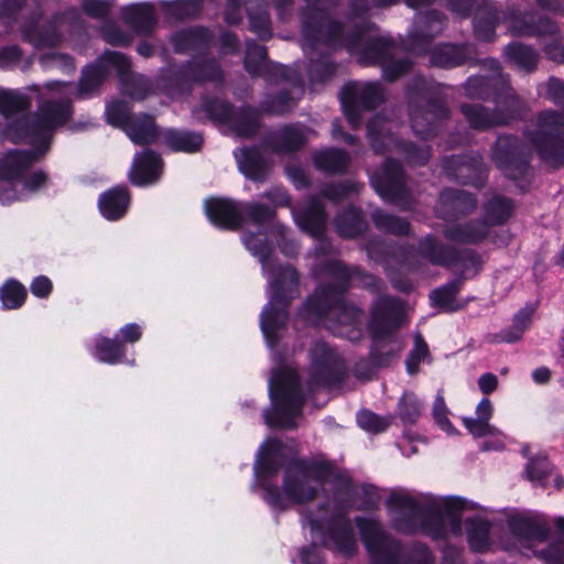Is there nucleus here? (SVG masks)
Masks as SVG:
<instances>
[{
  "mask_svg": "<svg viewBox=\"0 0 564 564\" xmlns=\"http://www.w3.org/2000/svg\"><path fill=\"white\" fill-rule=\"evenodd\" d=\"M250 30L261 40H268L272 36L271 18L267 7L259 2L248 9Z\"/></svg>",
  "mask_w": 564,
  "mask_h": 564,
  "instance_id": "obj_45",
  "label": "nucleus"
},
{
  "mask_svg": "<svg viewBox=\"0 0 564 564\" xmlns=\"http://www.w3.org/2000/svg\"><path fill=\"white\" fill-rule=\"evenodd\" d=\"M30 97L21 90L0 87V113L6 121L4 134L12 142L25 141L35 147L36 160L48 149L53 131L69 118L68 101L56 105L51 99L40 106L37 113L29 115Z\"/></svg>",
  "mask_w": 564,
  "mask_h": 564,
  "instance_id": "obj_6",
  "label": "nucleus"
},
{
  "mask_svg": "<svg viewBox=\"0 0 564 564\" xmlns=\"http://www.w3.org/2000/svg\"><path fill=\"white\" fill-rule=\"evenodd\" d=\"M383 101V90L377 83L354 82L344 86L340 102L351 127L361 122V111L372 109Z\"/></svg>",
  "mask_w": 564,
  "mask_h": 564,
  "instance_id": "obj_16",
  "label": "nucleus"
},
{
  "mask_svg": "<svg viewBox=\"0 0 564 564\" xmlns=\"http://www.w3.org/2000/svg\"><path fill=\"white\" fill-rule=\"evenodd\" d=\"M245 67L252 76H265L268 79H285L291 89L284 91L271 102H264L262 110L270 113H283L289 111L303 94V80L297 70L286 68L283 65H271L267 61L264 46L256 43H247Z\"/></svg>",
  "mask_w": 564,
  "mask_h": 564,
  "instance_id": "obj_11",
  "label": "nucleus"
},
{
  "mask_svg": "<svg viewBox=\"0 0 564 564\" xmlns=\"http://www.w3.org/2000/svg\"><path fill=\"white\" fill-rule=\"evenodd\" d=\"M112 0H84L83 11L90 18L102 19L108 15Z\"/></svg>",
  "mask_w": 564,
  "mask_h": 564,
  "instance_id": "obj_62",
  "label": "nucleus"
},
{
  "mask_svg": "<svg viewBox=\"0 0 564 564\" xmlns=\"http://www.w3.org/2000/svg\"><path fill=\"white\" fill-rule=\"evenodd\" d=\"M533 315V308H523L514 316L510 329L500 334V340L505 343H514L519 340L523 333L529 328Z\"/></svg>",
  "mask_w": 564,
  "mask_h": 564,
  "instance_id": "obj_51",
  "label": "nucleus"
},
{
  "mask_svg": "<svg viewBox=\"0 0 564 564\" xmlns=\"http://www.w3.org/2000/svg\"><path fill=\"white\" fill-rule=\"evenodd\" d=\"M497 20V12L492 7L484 4L479 8L474 19V31L477 39L491 41L495 36Z\"/></svg>",
  "mask_w": 564,
  "mask_h": 564,
  "instance_id": "obj_42",
  "label": "nucleus"
},
{
  "mask_svg": "<svg viewBox=\"0 0 564 564\" xmlns=\"http://www.w3.org/2000/svg\"><path fill=\"white\" fill-rule=\"evenodd\" d=\"M448 115L447 108L438 100H430L424 108L411 105L410 120L415 134L426 139L436 130L437 123Z\"/></svg>",
  "mask_w": 564,
  "mask_h": 564,
  "instance_id": "obj_24",
  "label": "nucleus"
},
{
  "mask_svg": "<svg viewBox=\"0 0 564 564\" xmlns=\"http://www.w3.org/2000/svg\"><path fill=\"white\" fill-rule=\"evenodd\" d=\"M476 207V199L465 191L445 189L440 196L437 212L442 218L448 219L459 214H467Z\"/></svg>",
  "mask_w": 564,
  "mask_h": 564,
  "instance_id": "obj_29",
  "label": "nucleus"
},
{
  "mask_svg": "<svg viewBox=\"0 0 564 564\" xmlns=\"http://www.w3.org/2000/svg\"><path fill=\"white\" fill-rule=\"evenodd\" d=\"M494 406L489 399L484 398L476 408L477 417H463L464 426L475 437L499 436L500 431L489 423Z\"/></svg>",
  "mask_w": 564,
  "mask_h": 564,
  "instance_id": "obj_32",
  "label": "nucleus"
},
{
  "mask_svg": "<svg viewBox=\"0 0 564 564\" xmlns=\"http://www.w3.org/2000/svg\"><path fill=\"white\" fill-rule=\"evenodd\" d=\"M130 197L126 187H115L104 193L98 202L101 215L109 220L121 218L129 206Z\"/></svg>",
  "mask_w": 564,
  "mask_h": 564,
  "instance_id": "obj_35",
  "label": "nucleus"
},
{
  "mask_svg": "<svg viewBox=\"0 0 564 564\" xmlns=\"http://www.w3.org/2000/svg\"><path fill=\"white\" fill-rule=\"evenodd\" d=\"M417 254L436 265H456L453 260L454 250L440 242L434 236L427 235L419 242Z\"/></svg>",
  "mask_w": 564,
  "mask_h": 564,
  "instance_id": "obj_36",
  "label": "nucleus"
},
{
  "mask_svg": "<svg viewBox=\"0 0 564 564\" xmlns=\"http://www.w3.org/2000/svg\"><path fill=\"white\" fill-rule=\"evenodd\" d=\"M341 370V360L338 354L326 343L318 341L311 351L310 390L318 387L329 386L334 382Z\"/></svg>",
  "mask_w": 564,
  "mask_h": 564,
  "instance_id": "obj_20",
  "label": "nucleus"
},
{
  "mask_svg": "<svg viewBox=\"0 0 564 564\" xmlns=\"http://www.w3.org/2000/svg\"><path fill=\"white\" fill-rule=\"evenodd\" d=\"M206 111L216 121L227 124L239 137H251L259 128L258 112L250 108L234 110L223 100H213L206 105Z\"/></svg>",
  "mask_w": 564,
  "mask_h": 564,
  "instance_id": "obj_19",
  "label": "nucleus"
},
{
  "mask_svg": "<svg viewBox=\"0 0 564 564\" xmlns=\"http://www.w3.org/2000/svg\"><path fill=\"white\" fill-rule=\"evenodd\" d=\"M372 220L377 228L380 230L391 232L394 235H408L410 226L406 221L394 217L381 210H376L372 214Z\"/></svg>",
  "mask_w": 564,
  "mask_h": 564,
  "instance_id": "obj_53",
  "label": "nucleus"
},
{
  "mask_svg": "<svg viewBox=\"0 0 564 564\" xmlns=\"http://www.w3.org/2000/svg\"><path fill=\"white\" fill-rule=\"evenodd\" d=\"M429 348L421 336L415 338V347L411 351L408 361L406 369L410 375H414L417 371V367L421 361L427 357Z\"/></svg>",
  "mask_w": 564,
  "mask_h": 564,
  "instance_id": "obj_61",
  "label": "nucleus"
},
{
  "mask_svg": "<svg viewBox=\"0 0 564 564\" xmlns=\"http://www.w3.org/2000/svg\"><path fill=\"white\" fill-rule=\"evenodd\" d=\"M403 308L399 300L390 296L378 297L372 306L371 319L368 326L376 349H383L387 340L391 345L389 352L401 350V343L393 337V332L400 326Z\"/></svg>",
  "mask_w": 564,
  "mask_h": 564,
  "instance_id": "obj_13",
  "label": "nucleus"
},
{
  "mask_svg": "<svg viewBox=\"0 0 564 564\" xmlns=\"http://www.w3.org/2000/svg\"><path fill=\"white\" fill-rule=\"evenodd\" d=\"M35 160L36 155L31 151H10L6 154L0 162V171L3 174V178H0V202L2 204H9L21 198L12 180L18 177Z\"/></svg>",
  "mask_w": 564,
  "mask_h": 564,
  "instance_id": "obj_22",
  "label": "nucleus"
},
{
  "mask_svg": "<svg viewBox=\"0 0 564 564\" xmlns=\"http://www.w3.org/2000/svg\"><path fill=\"white\" fill-rule=\"evenodd\" d=\"M469 545L475 551H484L489 545L490 522L482 518L466 520Z\"/></svg>",
  "mask_w": 564,
  "mask_h": 564,
  "instance_id": "obj_44",
  "label": "nucleus"
},
{
  "mask_svg": "<svg viewBox=\"0 0 564 564\" xmlns=\"http://www.w3.org/2000/svg\"><path fill=\"white\" fill-rule=\"evenodd\" d=\"M205 212L215 226L225 229H236L246 219L262 228L271 223L274 216V213L262 204H241L224 198L207 199Z\"/></svg>",
  "mask_w": 564,
  "mask_h": 564,
  "instance_id": "obj_12",
  "label": "nucleus"
},
{
  "mask_svg": "<svg viewBox=\"0 0 564 564\" xmlns=\"http://www.w3.org/2000/svg\"><path fill=\"white\" fill-rule=\"evenodd\" d=\"M122 20L139 34L149 33L156 20L154 8L151 3H135L122 9Z\"/></svg>",
  "mask_w": 564,
  "mask_h": 564,
  "instance_id": "obj_34",
  "label": "nucleus"
},
{
  "mask_svg": "<svg viewBox=\"0 0 564 564\" xmlns=\"http://www.w3.org/2000/svg\"><path fill=\"white\" fill-rule=\"evenodd\" d=\"M535 553L546 564H564V541H555Z\"/></svg>",
  "mask_w": 564,
  "mask_h": 564,
  "instance_id": "obj_60",
  "label": "nucleus"
},
{
  "mask_svg": "<svg viewBox=\"0 0 564 564\" xmlns=\"http://www.w3.org/2000/svg\"><path fill=\"white\" fill-rule=\"evenodd\" d=\"M319 279L329 280L328 286H319L307 300L301 315L308 323H323L338 336L356 340L360 337V311L345 301L343 292L349 282H360L365 286L376 288L373 275L364 273L359 268H347L338 260H327L316 273Z\"/></svg>",
  "mask_w": 564,
  "mask_h": 564,
  "instance_id": "obj_3",
  "label": "nucleus"
},
{
  "mask_svg": "<svg viewBox=\"0 0 564 564\" xmlns=\"http://www.w3.org/2000/svg\"><path fill=\"white\" fill-rule=\"evenodd\" d=\"M447 8L458 18H467L470 12L484 6V0H446Z\"/></svg>",
  "mask_w": 564,
  "mask_h": 564,
  "instance_id": "obj_63",
  "label": "nucleus"
},
{
  "mask_svg": "<svg viewBox=\"0 0 564 564\" xmlns=\"http://www.w3.org/2000/svg\"><path fill=\"white\" fill-rule=\"evenodd\" d=\"M460 282L454 280L446 285L434 290L431 295V302L434 306L441 307L444 311H456L458 305L456 304V295L459 291Z\"/></svg>",
  "mask_w": 564,
  "mask_h": 564,
  "instance_id": "obj_48",
  "label": "nucleus"
},
{
  "mask_svg": "<svg viewBox=\"0 0 564 564\" xmlns=\"http://www.w3.org/2000/svg\"><path fill=\"white\" fill-rule=\"evenodd\" d=\"M164 141L174 150L194 152L202 147L203 137L189 131L167 130L164 133Z\"/></svg>",
  "mask_w": 564,
  "mask_h": 564,
  "instance_id": "obj_43",
  "label": "nucleus"
},
{
  "mask_svg": "<svg viewBox=\"0 0 564 564\" xmlns=\"http://www.w3.org/2000/svg\"><path fill=\"white\" fill-rule=\"evenodd\" d=\"M551 470L550 463L545 457L532 459L527 465V476L531 481L540 482L544 486V480Z\"/></svg>",
  "mask_w": 564,
  "mask_h": 564,
  "instance_id": "obj_59",
  "label": "nucleus"
},
{
  "mask_svg": "<svg viewBox=\"0 0 564 564\" xmlns=\"http://www.w3.org/2000/svg\"><path fill=\"white\" fill-rule=\"evenodd\" d=\"M357 527L372 564L434 563L430 550L423 544H414L406 552H401L399 542L372 518H358Z\"/></svg>",
  "mask_w": 564,
  "mask_h": 564,
  "instance_id": "obj_8",
  "label": "nucleus"
},
{
  "mask_svg": "<svg viewBox=\"0 0 564 564\" xmlns=\"http://www.w3.org/2000/svg\"><path fill=\"white\" fill-rule=\"evenodd\" d=\"M106 117L109 124L120 127L135 144L152 143L158 131L152 117L148 115L131 116L128 105L123 101H112L107 105Z\"/></svg>",
  "mask_w": 564,
  "mask_h": 564,
  "instance_id": "obj_15",
  "label": "nucleus"
},
{
  "mask_svg": "<svg viewBox=\"0 0 564 564\" xmlns=\"http://www.w3.org/2000/svg\"><path fill=\"white\" fill-rule=\"evenodd\" d=\"M273 236L280 237L276 242L284 253L292 254L297 250L295 245L288 249L284 243V226H278L270 231L259 230L257 234L250 232L243 236L246 248L262 263V269L269 282L270 302L261 313L260 325L270 348H273L282 338L288 321V302L299 294L296 271L290 265H275L270 257L272 248L269 238Z\"/></svg>",
  "mask_w": 564,
  "mask_h": 564,
  "instance_id": "obj_4",
  "label": "nucleus"
},
{
  "mask_svg": "<svg viewBox=\"0 0 564 564\" xmlns=\"http://www.w3.org/2000/svg\"><path fill=\"white\" fill-rule=\"evenodd\" d=\"M40 63L44 69L58 68L64 73H69L75 69L73 58L59 53L43 54L40 58Z\"/></svg>",
  "mask_w": 564,
  "mask_h": 564,
  "instance_id": "obj_56",
  "label": "nucleus"
},
{
  "mask_svg": "<svg viewBox=\"0 0 564 564\" xmlns=\"http://www.w3.org/2000/svg\"><path fill=\"white\" fill-rule=\"evenodd\" d=\"M221 78V69L215 61L200 62L194 61L187 65L178 75L180 82H204L219 80Z\"/></svg>",
  "mask_w": 564,
  "mask_h": 564,
  "instance_id": "obj_40",
  "label": "nucleus"
},
{
  "mask_svg": "<svg viewBox=\"0 0 564 564\" xmlns=\"http://www.w3.org/2000/svg\"><path fill=\"white\" fill-rule=\"evenodd\" d=\"M335 226L340 236L352 238L364 232L367 224L359 209L349 207L336 217Z\"/></svg>",
  "mask_w": 564,
  "mask_h": 564,
  "instance_id": "obj_41",
  "label": "nucleus"
},
{
  "mask_svg": "<svg viewBox=\"0 0 564 564\" xmlns=\"http://www.w3.org/2000/svg\"><path fill=\"white\" fill-rule=\"evenodd\" d=\"M76 28H79L78 12L70 10L42 26L23 25L22 34L36 48H46L59 44L64 40V32Z\"/></svg>",
  "mask_w": 564,
  "mask_h": 564,
  "instance_id": "obj_18",
  "label": "nucleus"
},
{
  "mask_svg": "<svg viewBox=\"0 0 564 564\" xmlns=\"http://www.w3.org/2000/svg\"><path fill=\"white\" fill-rule=\"evenodd\" d=\"M283 445L279 440L267 441L259 449L254 464L258 485L263 499L275 510H286L293 505H304L318 497L330 486L333 501L321 507L318 514L306 512L304 527H308L316 540L345 555L356 550V539L346 513L351 508L371 509L379 503V495L372 486L357 487L329 463L322 459L295 460L284 470L281 488L272 485L271 478L283 463Z\"/></svg>",
  "mask_w": 564,
  "mask_h": 564,
  "instance_id": "obj_1",
  "label": "nucleus"
},
{
  "mask_svg": "<svg viewBox=\"0 0 564 564\" xmlns=\"http://www.w3.org/2000/svg\"><path fill=\"white\" fill-rule=\"evenodd\" d=\"M26 290L15 280H9L0 290L2 306L7 310H17L25 301Z\"/></svg>",
  "mask_w": 564,
  "mask_h": 564,
  "instance_id": "obj_49",
  "label": "nucleus"
},
{
  "mask_svg": "<svg viewBox=\"0 0 564 564\" xmlns=\"http://www.w3.org/2000/svg\"><path fill=\"white\" fill-rule=\"evenodd\" d=\"M198 0H177L170 6V14L178 20L189 19L199 13Z\"/></svg>",
  "mask_w": 564,
  "mask_h": 564,
  "instance_id": "obj_57",
  "label": "nucleus"
},
{
  "mask_svg": "<svg viewBox=\"0 0 564 564\" xmlns=\"http://www.w3.org/2000/svg\"><path fill=\"white\" fill-rule=\"evenodd\" d=\"M446 18L436 10L420 13L415 18V26L411 33L410 50L413 53L424 52L425 44L444 30Z\"/></svg>",
  "mask_w": 564,
  "mask_h": 564,
  "instance_id": "obj_25",
  "label": "nucleus"
},
{
  "mask_svg": "<svg viewBox=\"0 0 564 564\" xmlns=\"http://www.w3.org/2000/svg\"><path fill=\"white\" fill-rule=\"evenodd\" d=\"M474 47L471 45L442 44L430 52L431 64L442 68L460 66L471 58Z\"/></svg>",
  "mask_w": 564,
  "mask_h": 564,
  "instance_id": "obj_30",
  "label": "nucleus"
},
{
  "mask_svg": "<svg viewBox=\"0 0 564 564\" xmlns=\"http://www.w3.org/2000/svg\"><path fill=\"white\" fill-rule=\"evenodd\" d=\"M350 15L345 21L332 19L326 12L307 6L301 12L302 47L310 58L312 82H323L333 75L335 65L326 56L328 51L346 48L366 65L380 64L383 77L393 82L410 69L408 59H394V42L373 33L375 25L365 14L368 0H350Z\"/></svg>",
  "mask_w": 564,
  "mask_h": 564,
  "instance_id": "obj_2",
  "label": "nucleus"
},
{
  "mask_svg": "<svg viewBox=\"0 0 564 564\" xmlns=\"http://www.w3.org/2000/svg\"><path fill=\"white\" fill-rule=\"evenodd\" d=\"M512 208L509 199L497 196L486 205L485 213L491 225H500L511 216Z\"/></svg>",
  "mask_w": 564,
  "mask_h": 564,
  "instance_id": "obj_54",
  "label": "nucleus"
},
{
  "mask_svg": "<svg viewBox=\"0 0 564 564\" xmlns=\"http://www.w3.org/2000/svg\"><path fill=\"white\" fill-rule=\"evenodd\" d=\"M444 171L464 183L481 184L485 169L480 160L452 156L444 160Z\"/></svg>",
  "mask_w": 564,
  "mask_h": 564,
  "instance_id": "obj_28",
  "label": "nucleus"
},
{
  "mask_svg": "<svg viewBox=\"0 0 564 564\" xmlns=\"http://www.w3.org/2000/svg\"><path fill=\"white\" fill-rule=\"evenodd\" d=\"M508 528L519 546L527 550L543 542L550 533V525L541 516H512L508 520Z\"/></svg>",
  "mask_w": 564,
  "mask_h": 564,
  "instance_id": "obj_23",
  "label": "nucleus"
},
{
  "mask_svg": "<svg viewBox=\"0 0 564 564\" xmlns=\"http://www.w3.org/2000/svg\"><path fill=\"white\" fill-rule=\"evenodd\" d=\"M489 232V225L484 220L452 224L446 227L444 235L448 240L463 243H477Z\"/></svg>",
  "mask_w": 564,
  "mask_h": 564,
  "instance_id": "obj_33",
  "label": "nucleus"
},
{
  "mask_svg": "<svg viewBox=\"0 0 564 564\" xmlns=\"http://www.w3.org/2000/svg\"><path fill=\"white\" fill-rule=\"evenodd\" d=\"M452 257L457 264L447 267L459 272L465 279L475 275L480 269V260L471 250L454 251Z\"/></svg>",
  "mask_w": 564,
  "mask_h": 564,
  "instance_id": "obj_50",
  "label": "nucleus"
},
{
  "mask_svg": "<svg viewBox=\"0 0 564 564\" xmlns=\"http://www.w3.org/2000/svg\"><path fill=\"white\" fill-rule=\"evenodd\" d=\"M269 394L272 408L264 411L265 424L279 429L295 427V419L304 402L296 371L289 366L275 370L269 382Z\"/></svg>",
  "mask_w": 564,
  "mask_h": 564,
  "instance_id": "obj_9",
  "label": "nucleus"
},
{
  "mask_svg": "<svg viewBox=\"0 0 564 564\" xmlns=\"http://www.w3.org/2000/svg\"><path fill=\"white\" fill-rule=\"evenodd\" d=\"M492 160L507 177L516 180L528 172V153L517 138H498L492 150Z\"/></svg>",
  "mask_w": 564,
  "mask_h": 564,
  "instance_id": "obj_21",
  "label": "nucleus"
},
{
  "mask_svg": "<svg viewBox=\"0 0 564 564\" xmlns=\"http://www.w3.org/2000/svg\"><path fill=\"white\" fill-rule=\"evenodd\" d=\"M172 42L178 53H202L209 46L210 34L205 29H188L174 34Z\"/></svg>",
  "mask_w": 564,
  "mask_h": 564,
  "instance_id": "obj_37",
  "label": "nucleus"
},
{
  "mask_svg": "<svg viewBox=\"0 0 564 564\" xmlns=\"http://www.w3.org/2000/svg\"><path fill=\"white\" fill-rule=\"evenodd\" d=\"M115 70L123 83L124 93L133 98L142 99L148 94V82L144 77L130 73L129 59L119 52H106L94 65L86 67L78 84L66 82H48L45 87L54 93L56 105L68 101L69 115L72 113V96L85 98L95 91L102 83L105 76Z\"/></svg>",
  "mask_w": 564,
  "mask_h": 564,
  "instance_id": "obj_7",
  "label": "nucleus"
},
{
  "mask_svg": "<svg viewBox=\"0 0 564 564\" xmlns=\"http://www.w3.org/2000/svg\"><path fill=\"white\" fill-rule=\"evenodd\" d=\"M358 425L368 432L379 433L390 425L389 417L379 416L370 411H361L357 415Z\"/></svg>",
  "mask_w": 564,
  "mask_h": 564,
  "instance_id": "obj_55",
  "label": "nucleus"
},
{
  "mask_svg": "<svg viewBox=\"0 0 564 564\" xmlns=\"http://www.w3.org/2000/svg\"><path fill=\"white\" fill-rule=\"evenodd\" d=\"M239 170L248 178L263 181L267 174V163L257 149H239L235 152Z\"/></svg>",
  "mask_w": 564,
  "mask_h": 564,
  "instance_id": "obj_38",
  "label": "nucleus"
},
{
  "mask_svg": "<svg viewBox=\"0 0 564 564\" xmlns=\"http://www.w3.org/2000/svg\"><path fill=\"white\" fill-rule=\"evenodd\" d=\"M162 173V161L152 151L137 154L129 172L130 181L139 186L155 183Z\"/></svg>",
  "mask_w": 564,
  "mask_h": 564,
  "instance_id": "obj_27",
  "label": "nucleus"
},
{
  "mask_svg": "<svg viewBox=\"0 0 564 564\" xmlns=\"http://www.w3.org/2000/svg\"><path fill=\"white\" fill-rule=\"evenodd\" d=\"M94 355L99 361L118 364L123 361L124 347L110 338L97 337Z\"/></svg>",
  "mask_w": 564,
  "mask_h": 564,
  "instance_id": "obj_47",
  "label": "nucleus"
},
{
  "mask_svg": "<svg viewBox=\"0 0 564 564\" xmlns=\"http://www.w3.org/2000/svg\"><path fill=\"white\" fill-rule=\"evenodd\" d=\"M371 184L383 199L404 208L410 206L411 194L405 185L402 167L398 162L387 160L382 167L371 175Z\"/></svg>",
  "mask_w": 564,
  "mask_h": 564,
  "instance_id": "obj_17",
  "label": "nucleus"
},
{
  "mask_svg": "<svg viewBox=\"0 0 564 564\" xmlns=\"http://www.w3.org/2000/svg\"><path fill=\"white\" fill-rule=\"evenodd\" d=\"M359 184L357 183L329 184L323 188L322 194L330 200H338L350 192H357Z\"/></svg>",
  "mask_w": 564,
  "mask_h": 564,
  "instance_id": "obj_64",
  "label": "nucleus"
},
{
  "mask_svg": "<svg viewBox=\"0 0 564 564\" xmlns=\"http://www.w3.org/2000/svg\"><path fill=\"white\" fill-rule=\"evenodd\" d=\"M486 63L488 64L489 68L494 70L495 76L489 79H485L484 77L469 78L466 84V91L470 97H481L482 93L478 91V88H481L485 83H487V80L495 83L496 86H499L497 88V104L500 105V99L503 98V104L507 107V111L506 113L491 115L485 107L480 105L462 106V112L470 126L476 129H486L498 124H506L518 116V99L511 93L508 79L500 73L499 63L495 59H488Z\"/></svg>",
  "mask_w": 564,
  "mask_h": 564,
  "instance_id": "obj_10",
  "label": "nucleus"
},
{
  "mask_svg": "<svg viewBox=\"0 0 564 564\" xmlns=\"http://www.w3.org/2000/svg\"><path fill=\"white\" fill-rule=\"evenodd\" d=\"M422 404L412 392H404L398 403V413L404 424H413L421 415Z\"/></svg>",
  "mask_w": 564,
  "mask_h": 564,
  "instance_id": "obj_52",
  "label": "nucleus"
},
{
  "mask_svg": "<svg viewBox=\"0 0 564 564\" xmlns=\"http://www.w3.org/2000/svg\"><path fill=\"white\" fill-rule=\"evenodd\" d=\"M447 413L448 409L445 404L444 398L441 394H437L433 406L434 421L444 432H446L448 435H453L456 433V430L452 425Z\"/></svg>",
  "mask_w": 564,
  "mask_h": 564,
  "instance_id": "obj_58",
  "label": "nucleus"
},
{
  "mask_svg": "<svg viewBox=\"0 0 564 564\" xmlns=\"http://www.w3.org/2000/svg\"><path fill=\"white\" fill-rule=\"evenodd\" d=\"M310 134L311 130L301 124L284 126L271 133L268 143L275 151H294L307 141Z\"/></svg>",
  "mask_w": 564,
  "mask_h": 564,
  "instance_id": "obj_31",
  "label": "nucleus"
},
{
  "mask_svg": "<svg viewBox=\"0 0 564 564\" xmlns=\"http://www.w3.org/2000/svg\"><path fill=\"white\" fill-rule=\"evenodd\" d=\"M296 225L312 237H323L326 227L324 207L317 197H311L307 206L301 210L292 208Z\"/></svg>",
  "mask_w": 564,
  "mask_h": 564,
  "instance_id": "obj_26",
  "label": "nucleus"
},
{
  "mask_svg": "<svg viewBox=\"0 0 564 564\" xmlns=\"http://www.w3.org/2000/svg\"><path fill=\"white\" fill-rule=\"evenodd\" d=\"M387 121L381 116H376L368 122V138L373 150L382 153L386 149L402 154L410 165H423L430 159V149L422 144L399 142L390 134V127L386 129Z\"/></svg>",
  "mask_w": 564,
  "mask_h": 564,
  "instance_id": "obj_14",
  "label": "nucleus"
},
{
  "mask_svg": "<svg viewBox=\"0 0 564 564\" xmlns=\"http://www.w3.org/2000/svg\"><path fill=\"white\" fill-rule=\"evenodd\" d=\"M349 160L346 151L334 148L318 151L313 156L315 167L327 173L344 172Z\"/></svg>",
  "mask_w": 564,
  "mask_h": 564,
  "instance_id": "obj_39",
  "label": "nucleus"
},
{
  "mask_svg": "<svg viewBox=\"0 0 564 564\" xmlns=\"http://www.w3.org/2000/svg\"><path fill=\"white\" fill-rule=\"evenodd\" d=\"M505 53L512 65L525 72H531L536 65L535 52L523 44L512 43L506 47Z\"/></svg>",
  "mask_w": 564,
  "mask_h": 564,
  "instance_id": "obj_46",
  "label": "nucleus"
},
{
  "mask_svg": "<svg viewBox=\"0 0 564 564\" xmlns=\"http://www.w3.org/2000/svg\"><path fill=\"white\" fill-rule=\"evenodd\" d=\"M475 506L458 497L394 491L387 501L391 524L404 533L422 531L434 539L462 533L463 513Z\"/></svg>",
  "mask_w": 564,
  "mask_h": 564,
  "instance_id": "obj_5",
  "label": "nucleus"
}]
</instances>
